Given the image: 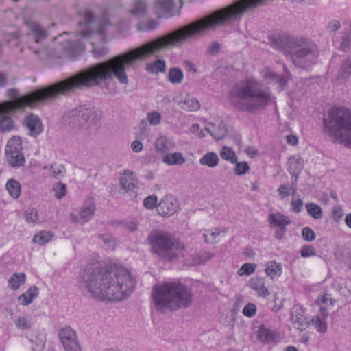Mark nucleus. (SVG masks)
Here are the masks:
<instances>
[{"mask_svg":"<svg viewBox=\"0 0 351 351\" xmlns=\"http://www.w3.org/2000/svg\"><path fill=\"white\" fill-rule=\"evenodd\" d=\"M141 60L143 45L107 61L93 64L52 85L23 97H18L17 90L9 89L8 94L13 100L0 103V131L5 132L12 130L14 121L10 114L19 108L52 100L60 95H68L84 88L98 86L103 82H110L114 77L120 83L127 84L128 80L125 68Z\"/></svg>","mask_w":351,"mask_h":351,"instance_id":"f257e3e1","label":"nucleus"},{"mask_svg":"<svg viewBox=\"0 0 351 351\" xmlns=\"http://www.w3.org/2000/svg\"><path fill=\"white\" fill-rule=\"evenodd\" d=\"M136 278L121 266L107 267L88 266L81 274L80 287L99 300L120 301L134 290Z\"/></svg>","mask_w":351,"mask_h":351,"instance_id":"f03ea898","label":"nucleus"},{"mask_svg":"<svg viewBox=\"0 0 351 351\" xmlns=\"http://www.w3.org/2000/svg\"><path fill=\"white\" fill-rule=\"evenodd\" d=\"M273 47L281 50L289 57L296 67L307 69L315 63L319 51L317 45L309 38L283 33L269 37Z\"/></svg>","mask_w":351,"mask_h":351,"instance_id":"7ed1b4c3","label":"nucleus"},{"mask_svg":"<svg viewBox=\"0 0 351 351\" xmlns=\"http://www.w3.org/2000/svg\"><path fill=\"white\" fill-rule=\"evenodd\" d=\"M152 300L156 310L162 312L186 308L192 303V295L179 282H165L154 287Z\"/></svg>","mask_w":351,"mask_h":351,"instance_id":"20e7f679","label":"nucleus"},{"mask_svg":"<svg viewBox=\"0 0 351 351\" xmlns=\"http://www.w3.org/2000/svg\"><path fill=\"white\" fill-rule=\"evenodd\" d=\"M232 104L237 109L254 112L263 109L270 101V95L257 81L246 80L237 83L231 92Z\"/></svg>","mask_w":351,"mask_h":351,"instance_id":"39448f33","label":"nucleus"},{"mask_svg":"<svg viewBox=\"0 0 351 351\" xmlns=\"http://www.w3.org/2000/svg\"><path fill=\"white\" fill-rule=\"evenodd\" d=\"M324 132L351 145V112L344 108H332L323 119Z\"/></svg>","mask_w":351,"mask_h":351,"instance_id":"423d86ee","label":"nucleus"},{"mask_svg":"<svg viewBox=\"0 0 351 351\" xmlns=\"http://www.w3.org/2000/svg\"><path fill=\"white\" fill-rule=\"evenodd\" d=\"M147 241L152 245V252L161 258L168 261H172L178 257V252L184 248L177 239L170 234L155 230H152Z\"/></svg>","mask_w":351,"mask_h":351,"instance_id":"0eeeda50","label":"nucleus"},{"mask_svg":"<svg viewBox=\"0 0 351 351\" xmlns=\"http://www.w3.org/2000/svg\"><path fill=\"white\" fill-rule=\"evenodd\" d=\"M101 118V112L94 107L78 106L68 111L64 116V122L71 128L87 130L96 125Z\"/></svg>","mask_w":351,"mask_h":351,"instance_id":"6e6552de","label":"nucleus"},{"mask_svg":"<svg viewBox=\"0 0 351 351\" xmlns=\"http://www.w3.org/2000/svg\"><path fill=\"white\" fill-rule=\"evenodd\" d=\"M108 24L106 18L97 19L90 10H86L84 12L83 21L80 22L82 36L85 38L94 32L104 34V28Z\"/></svg>","mask_w":351,"mask_h":351,"instance_id":"1a4fd4ad","label":"nucleus"},{"mask_svg":"<svg viewBox=\"0 0 351 351\" xmlns=\"http://www.w3.org/2000/svg\"><path fill=\"white\" fill-rule=\"evenodd\" d=\"M24 23L29 29L28 36L32 40L29 43V48L34 53L38 54L40 47L34 46L40 45L47 37V32L38 22L29 18H25Z\"/></svg>","mask_w":351,"mask_h":351,"instance_id":"9d476101","label":"nucleus"},{"mask_svg":"<svg viewBox=\"0 0 351 351\" xmlns=\"http://www.w3.org/2000/svg\"><path fill=\"white\" fill-rule=\"evenodd\" d=\"M21 140L19 136L10 138L5 147V158L10 165L13 167L24 166L25 160L22 153Z\"/></svg>","mask_w":351,"mask_h":351,"instance_id":"9b49d317","label":"nucleus"},{"mask_svg":"<svg viewBox=\"0 0 351 351\" xmlns=\"http://www.w3.org/2000/svg\"><path fill=\"white\" fill-rule=\"evenodd\" d=\"M179 204L173 195H166L157 205L158 213L162 217H169L173 215L178 209Z\"/></svg>","mask_w":351,"mask_h":351,"instance_id":"f8f14e48","label":"nucleus"},{"mask_svg":"<svg viewBox=\"0 0 351 351\" xmlns=\"http://www.w3.org/2000/svg\"><path fill=\"white\" fill-rule=\"evenodd\" d=\"M95 211V204L92 198L87 199L83 204L80 211V223L88 222L93 216Z\"/></svg>","mask_w":351,"mask_h":351,"instance_id":"ddd939ff","label":"nucleus"},{"mask_svg":"<svg viewBox=\"0 0 351 351\" xmlns=\"http://www.w3.org/2000/svg\"><path fill=\"white\" fill-rule=\"evenodd\" d=\"M119 184L122 189L126 192L132 191L138 185L137 179L130 171H125L119 180Z\"/></svg>","mask_w":351,"mask_h":351,"instance_id":"4468645a","label":"nucleus"},{"mask_svg":"<svg viewBox=\"0 0 351 351\" xmlns=\"http://www.w3.org/2000/svg\"><path fill=\"white\" fill-rule=\"evenodd\" d=\"M291 319L293 323L298 324L297 328L303 331L308 326V322L304 317L301 308L295 306L291 312Z\"/></svg>","mask_w":351,"mask_h":351,"instance_id":"2eb2a0df","label":"nucleus"},{"mask_svg":"<svg viewBox=\"0 0 351 351\" xmlns=\"http://www.w3.org/2000/svg\"><path fill=\"white\" fill-rule=\"evenodd\" d=\"M249 286L257 292L258 296L265 298L269 295L262 278H252L249 281Z\"/></svg>","mask_w":351,"mask_h":351,"instance_id":"dca6fc26","label":"nucleus"},{"mask_svg":"<svg viewBox=\"0 0 351 351\" xmlns=\"http://www.w3.org/2000/svg\"><path fill=\"white\" fill-rule=\"evenodd\" d=\"M270 226L279 228H285L287 225L291 223L290 219L280 213H271L269 216Z\"/></svg>","mask_w":351,"mask_h":351,"instance_id":"f3484780","label":"nucleus"},{"mask_svg":"<svg viewBox=\"0 0 351 351\" xmlns=\"http://www.w3.org/2000/svg\"><path fill=\"white\" fill-rule=\"evenodd\" d=\"M154 146L157 152L166 153L174 148L175 143L171 138L160 136L156 139Z\"/></svg>","mask_w":351,"mask_h":351,"instance_id":"a211bd4d","label":"nucleus"},{"mask_svg":"<svg viewBox=\"0 0 351 351\" xmlns=\"http://www.w3.org/2000/svg\"><path fill=\"white\" fill-rule=\"evenodd\" d=\"M26 125L30 131L32 136H37L41 133L43 128L40 119L34 115H30L26 119Z\"/></svg>","mask_w":351,"mask_h":351,"instance_id":"6ab92c4d","label":"nucleus"},{"mask_svg":"<svg viewBox=\"0 0 351 351\" xmlns=\"http://www.w3.org/2000/svg\"><path fill=\"white\" fill-rule=\"evenodd\" d=\"M257 335L258 339L264 343H270L274 342L276 339L275 332L264 326H260Z\"/></svg>","mask_w":351,"mask_h":351,"instance_id":"aec40b11","label":"nucleus"},{"mask_svg":"<svg viewBox=\"0 0 351 351\" xmlns=\"http://www.w3.org/2000/svg\"><path fill=\"white\" fill-rule=\"evenodd\" d=\"M38 295V289L36 286L31 287L25 293L18 298V300L23 306L29 305Z\"/></svg>","mask_w":351,"mask_h":351,"instance_id":"412c9836","label":"nucleus"},{"mask_svg":"<svg viewBox=\"0 0 351 351\" xmlns=\"http://www.w3.org/2000/svg\"><path fill=\"white\" fill-rule=\"evenodd\" d=\"M174 6V0H156L155 10L165 14L171 15Z\"/></svg>","mask_w":351,"mask_h":351,"instance_id":"4be33fe9","label":"nucleus"},{"mask_svg":"<svg viewBox=\"0 0 351 351\" xmlns=\"http://www.w3.org/2000/svg\"><path fill=\"white\" fill-rule=\"evenodd\" d=\"M185 158L180 152L167 154L162 158V162L168 165H179L185 162Z\"/></svg>","mask_w":351,"mask_h":351,"instance_id":"5701e85b","label":"nucleus"},{"mask_svg":"<svg viewBox=\"0 0 351 351\" xmlns=\"http://www.w3.org/2000/svg\"><path fill=\"white\" fill-rule=\"evenodd\" d=\"M180 107L185 110L193 112L199 109L200 104L194 97L186 96L180 102Z\"/></svg>","mask_w":351,"mask_h":351,"instance_id":"b1692460","label":"nucleus"},{"mask_svg":"<svg viewBox=\"0 0 351 351\" xmlns=\"http://www.w3.org/2000/svg\"><path fill=\"white\" fill-rule=\"evenodd\" d=\"M130 12L134 16H144L147 12L146 3L143 0H134Z\"/></svg>","mask_w":351,"mask_h":351,"instance_id":"393cba45","label":"nucleus"},{"mask_svg":"<svg viewBox=\"0 0 351 351\" xmlns=\"http://www.w3.org/2000/svg\"><path fill=\"white\" fill-rule=\"evenodd\" d=\"M218 156L213 152L204 154L199 160V163L209 167H215L218 165Z\"/></svg>","mask_w":351,"mask_h":351,"instance_id":"a878e982","label":"nucleus"},{"mask_svg":"<svg viewBox=\"0 0 351 351\" xmlns=\"http://www.w3.org/2000/svg\"><path fill=\"white\" fill-rule=\"evenodd\" d=\"M58 335L62 345H67V342L77 337L76 332L70 326L60 329Z\"/></svg>","mask_w":351,"mask_h":351,"instance_id":"bb28decb","label":"nucleus"},{"mask_svg":"<svg viewBox=\"0 0 351 351\" xmlns=\"http://www.w3.org/2000/svg\"><path fill=\"white\" fill-rule=\"evenodd\" d=\"M6 189L14 199H17L21 195V185L14 179H10L7 182Z\"/></svg>","mask_w":351,"mask_h":351,"instance_id":"cd10ccee","label":"nucleus"},{"mask_svg":"<svg viewBox=\"0 0 351 351\" xmlns=\"http://www.w3.org/2000/svg\"><path fill=\"white\" fill-rule=\"evenodd\" d=\"M25 281V275L23 273L14 274L8 280V286L13 290H16L19 288L21 284Z\"/></svg>","mask_w":351,"mask_h":351,"instance_id":"c85d7f7f","label":"nucleus"},{"mask_svg":"<svg viewBox=\"0 0 351 351\" xmlns=\"http://www.w3.org/2000/svg\"><path fill=\"white\" fill-rule=\"evenodd\" d=\"M66 55L67 56L75 57L82 51L81 44L75 41H69L65 46Z\"/></svg>","mask_w":351,"mask_h":351,"instance_id":"c756f323","label":"nucleus"},{"mask_svg":"<svg viewBox=\"0 0 351 351\" xmlns=\"http://www.w3.org/2000/svg\"><path fill=\"white\" fill-rule=\"evenodd\" d=\"M183 78L184 75L180 69L173 67L169 69L168 79L172 84H179L182 82Z\"/></svg>","mask_w":351,"mask_h":351,"instance_id":"7c9ffc66","label":"nucleus"},{"mask_svg":"<svg viewBox=\"0 0 351 351\" xmlns=\"http://www.w3.org/2000/svg\"><path fill=\"white\" fill-rule=\"evenodd\" d=\"M308 215L315 219H319L322 217V208L314 203H307L305 206Z\"/></svg>","mask_w":351,"mask_h":351,"instance_id":"2f4dec72","label":"nucleus"},{"mask_svg":"<svg viewBox=\"0 0 351 351\" xmlns=\"http://www.w3.org/2000/svg\"><path fill=\"white\" fill-rule=\"evenodd\" d=\"M53 236V234L49 231H41L34 236L32 241L34 243L43 245L49 242Z\"/></svg>","mask_w":351,"mask_h":351,"instance_id":"473e14b6","label":"nucleus"},{"mask_svg":"<svg viewBox=\"0 0 351 351\" xmlns=\"http://www.w3.org/2000/svg\"><path fill=\"white\" fill-rule=\"evenodd\" d=\"M21 32L19 30L15 31L12 33H8L5 34V40L10 45L11 47H16L19 46L21 38Z\"/></svg>","mask_w":351,"mask_h":351,"instance_id":"72a5a7b5","label":"nucleus"},{"mask_svg":"<svg viewBox=\"0 0 351 351\" xmlns=\"http://www.w3.org/2000/svg\"><path fill=\"white\" fill-rule=\"evenodd\" d=\"M146 69L151 73H158V72H165L166 64L164 60H158L153 63L147 64Z\"/></svg>","mask_w":351,"mask_h":351,"instance_id":"f704fd0d","label":"nucleus"},{"mask_svg":"<svg viewBox=\"0 0 351 351\" xmlns=\"http://www.w3.org/2000/svg\"><path fill=\"white\" fill-rule=\"evenodd\" d=\"M99 238L102 240L104 248L108 250H114L117 245V239L111 234H99Z\"/></svg>","mask_w":351,"mask_h":351,"instance_id":"c9c22d12","label":"nucleus"},{"mask_svg":"<svg viewBox=\"0 0 351 351\" xmlns=\"http://www.w3.org/2000/svg\"><path fill=\"white\" fill-rule=\"evenodd\" d=\"M281 269L282 268L280 264L277 263L276 261H271L266 267L265 272L273 279L275 277L280 276Z\"/></svg>","mask_w":351,"mask_h":351,"instance_id":"e433bc0d","label":"nucleus"},{"mask_svg":"<svg viewBox=\"0 0 351 351\" xmlns=\"http://www.w3.org/2000/svg\"><path fill=\"white\" fill-rule=\"evenodd\" d=\"M220 156L225 160L230 161L231 163L234 164L237 160L235 152L232 148L223 146L220 152Z\"/></svg>","mask_w":351,"mask_h":351,"instance_id":"4c0bfd02","label":"nucleus"},{"mask_svg":"<svg viewBox=\"0 0 351 351\" xmlns=\"http://www.w3.org/2000/svg\"><path fill=\"white\" fill-rule=\"evenodd\" d=\"M212 127L213 130H212L211 136L216 140H220L227 134L228 130L223 123H221L218 126L212 124Z\"/></svg>","mask_w":351,"mask_h":351,"instance_id":"58836bf2","label":"nucleus"},{"mask_svg":"<svg viewBox=\"0 0 351 351\" xmlns=\"http://www.w3.org/2000/svg\"><path fill=\"white\" fill-rule=\"evenodd\" d=\"M159 23L154 19H149L148 21H143L139 22L136 27L139 31H152L156 29Z\"/></svg>","mask_w":351,"mask_h":351,"instance_id":"ea45409f","label":"nucleus"},{"mask_svg":"<svg viewBox=\"0 0 351 351\" xmlns=\"http://www.w3.org/2000/svg\"><path fill=\"white\" fill-rule=\"evenodd\" d=\"M339 77L341 79H348L351 76V59L348 58L345 60L340 68L339 71Z\"/></svg>","mask_w":351,"mask_h":351,"instance_id":"a19ab883","label":"nucleus"},{"mask_svg":"<svg viewBox=\"0 0 351 351\" xmlns=\"http://www.w3.org/2000/svg\"><path fill=\"white\" fill-rule=\"evenodd\" d=\"M25 216L26 221L31 223H36L39 219L38 212L34 208H27L25 212Z\"/></svg>","mask_w":351,"mask_h":351,"instance_id":"79ce46f5","label":"nucleus"},{"mask_svg":"<svg viewBox=\"0 0 351 351\" xmlns=\"http://www.w3.org/2000/svg\"><path fill=\"white\" fill-rule=\"evenodd\" d=\"M65 172L64 166L62 164H54L51 166L50 176L55 178H60L64 176Z\"/></svg>","mask_w":351,"mask_h":351,"instance_id":"37998d69","label":"nucleus"},{"mask_svg":"<svg viewBox=\"0 0 351 351\" xmlns=\"http://www.w3.org/2000/svg\"><path fill=\"white\" fill-rule=\"evenodd\" d=\"M256 267V264L248 263H244L238 270L237 274L240 276H242L243 275L249 276L254 272Z\"/></svg>","mask_w":351,"mask_h":351,"instance_id":"c03bdc74","label":"nucleus"},{"mask_svg":"<svg viewBox=\"0 0 351 351\" xmlns=\"http://www.w3.org/2000/svg\"><path fill=\"white\" fill-rule=\"evenodd\" d=\"M311 322L318 332L324 333L326 331L327 326L326 322L319 317H313L311 319Z\"/></svg>","mask_w":351,"mask_h":351,"instance_id":"a18cd8bd","label":"nucleus"},{"mask_svg":"<svg viewBox=\"0 0 351 351\" xmlns=\"http://www.w3.org/2000/svg\"><path fill=\"white\" fill-rule=\"evenodd\" d=\"M16 326L22 330H28L32 327L30 322L25 317L20 316L15 322Z\"/></svg>","mask_w":351,"mask_h":351,"instance_id":"49530a36","label":"nucleus"},{"mask_svg":"<svg viewBox=\"0 0 351 351\" xmlns=\"http://www.w3.org/2000/svg\"><path fill=\"white\" fill-rule=\"evenodd\" d=\"M302 235L303 239L308 242L313 241L316 237L315 232L309 227L302 228Z\"/></svg>","mask_w":351,"mask_h":351,"instance_id":"de8ad7c7","label":"nucleus"},{"mask_svg":"<svg viewBox=\"0 0 351 351\" xmlns=\"http://www.w3.org/2000/svg\"><path fill=\"white\" fill-rule=\"evenodd\" d=\"M66 351H81L80 346L77 341V337L71 339L69 342H67V345H63Z\"/></svg>","mask_w":351,"mask_h":351,"instance_id":"09e8293b","label":"nucleus"},{"mask_svg":"<svg viewBox=\"0 0 351 351\" xmlns=\"http://www.w3.org/2000/svg\"><path fill=\"white\" fill-rule=\"evenodd\" d=\"M234 172L237 176L246 173L249 170V165L246 162H236Z\"/></svg>","mask_w":351,"mask_h":351,"instance_id":"8fccbe9b","label":"nucleus"},{"mask_svg":"<svg viewBox=\"0 0 351 351\" xmlns=\"http://www.w3.org/2000/svg\"><path fill=\"white\" fill-rule=\"evenodd\" d=\"M158 198L155 195L147 197L143 202L145 207L147 209H153L157 205Z\"/></svg>","mask_w":351,"mask_h":351,"instance_id":"3c124183","label":"nucleus"},{"mask_svg":"<svg viewBox=\"0 0 351 351\" xmlns=\"http://www.w3.org/2000/svg\"><path fill=\"white\" fill-rule=\"evenodd\" d=\"M256 306L252 303H248L243 309V315L247 317H252L256 314Z\"/></svg>","mask_w":351,"mask_h":351,"instance_id":"603ef678","label":"nucleus"},{"mask_svg":"<svg viewBox=\"0 0 351 351\" xmlns=\"http://www.w3.org/2000/svg\"><path fill=\"white\" fill-rule=\"evenodd\" d=\"M147 119L151 125H156L160 123L161 115L158 112H153L147 114Z\"/></svg>","mask_w":351,"mask_h":351,"instance_id":"864d4df0","label":"nucleus"},{"mask_svg":"<svg viewBox=\"0 0 351 351\" xmlns=\"http://www.w3.org/2000/svg\"><path fill=\"white\" fill-rule=\"evenodd\" d=\"M302 257H310L316 254L314 247L311 245L303 246L300 250Z\"/></svg>","mask_w":351,"mask_h":351,"instance_id":"5fc2aeb1","label":"nucleus"},{"mask_svg":"<svg viewBox=\"0 0 351 351\" xmlns=\"http://www.w3.org/2000/svg\"><path fill=\"white\" fill-rule=\"evenodd\" d=\"M302 168V164L300 160H293L289 163V171L290 173H293V172L298 171V173H300Z\"/></svg>","mask_w":351,"mask_h":351,"instance_id":"6e6d98bb","label":"nucleus"},{"mask_svg":"<svg viewBox=\"0 0 351 351\" xmlns=\"http://www.w3.org/2000/svg\"><path fill=\"white\" fill-rule=\"evenodd\" d=\"M350 37L348 34H345L342 36L341 42L339 45V49L343 51H346L349 49V47L350 45Z\"/></svg>","mask_w":351,"mask_h":351,"instance_id":"4d7b16f0","label":"nucleus"},{"mask_svg":"<svg viewBox=\"0 0 351 351\" xmlns=\"http://www.w3.org/2000/svg\"><path fill=\"white\" fill-rule=\"evenodd\" d=\"M221 49L220 44L217 41L212 42L208 47L207 51L210 55H216L219 53Z\"/></svg>","mask_w":351,"mask_h":351,"instance_id":"13d9d810","label":"nucleus"},{"mask_svg":"<svg viewBox=\"0 0 351 351\" xmlns=\"http://www.w3.org/2000/svg\"><path fill=\"white\" fill-rule=\"evenodd\" d=\"M219 234V232L218 230H215L214 232H208L207 234H204V237L205 239V242L207 243H216V238Z\"/></svg>","mask_w":351,"mask_h":351,"instance_id":"bf43d9fd","label":"nucleus"},{"mask_svg":"<svg viewBox=\"0 0 351 351\" xmlns=\"http://www.w3.org/2000/svg\"><path fill=\"white\" fill-rule=\"evenodd\" d=\"M56 195L58 199H61L65 196L66 193V185L62 183H58L55 188Z\"/></svg>","mask_w":351,"mask_h":351,"instance_id":"052dcab7","label":"nucleus"},{"mask_svg":"<svg viewBox=\"0 0 351 351\" xmlns=\"http://www.w3.org/2000/svg\"><path fill=\"white\" fill-rule=\"evenodd\" d=\"M92 52L93 53L95 58H99L106 53L107 49L104 47L97 48L93 43Z\"/></svg>","mask_w":351,"mask_h":351,"instance_id":"680f3d73","label":"nucleus"},{"mask_svg":"<svg viewBox=\"0 0 351 351\" xmlns=\"http://www.w3.org/2000/svg\"><path fill=\"white\" fill-rule=\"evenodd\" d=\"M291 209L294 213H298L301 211L303 202L302 199L292 200L291 202Z\"/></svg>","mask_w":351,"mask_h":351,"instance_id":"e2e57ef3","label":"nucleus"},{"mask_svg":"<svg viewBox=\"0 0 351 351\" xmlns=\"http://www.w3.org/2000/svg\"><path fill=\"white\" fill-rule=\"evenodd\" d=\"M278 192L282 199L290 195L289 187L286 184H281L278 189Z\"/></svg>","mask_w":351,"mask_h":351,"instance_id":"0e129e2a","label":"nucleus"},{"mask_svg":"<svg viewBox=\"0 0 351 351\" xmlns=\"http://www.w3.org/2000/svg\"><path fill=\"white\" fill-rule=\"evenodd\" d=\"M138 128H139V133L141 134V135H143V136H146L148 133V131H149V128H148L147 121L145 119H143L141 121V123H140Z\"/></svg>","mask_w":351,"mask_h":351,"instance_id":"69168bd1","label":"nucleus"},{"mask_svg":"<svg viewBox=\"0 0 351 351\" xmlns=\"http://www.w3.org/2000/svg\"><path fill=\"white\" fill-rule=\"evenodd\" d=\"M132 149L135 152H139L143 149V144L139 141H134L131 144Z\"/></svg>","mask_w":351,"mask_h":351,"instance_id":"338daca9","label":"nucleus"},{"mask_svg":"<svg viewBox=\"0 0 351 351\" xmlns=\"http://www.w3.org/2000/svg\"><path fill=\"white\" fill-rule=\"evenodd\" d=\"M343 210L340 206H335L332 209V215L335 219H339L343 216Z\"/></svg>","mask_w":351,"mask_h":351,"instance_id":"774afa93","label":"nucleus"}]
</instances>
